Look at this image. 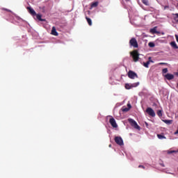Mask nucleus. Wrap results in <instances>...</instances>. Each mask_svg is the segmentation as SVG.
Instances as JSON below:
<instances>
[{
	"mask_svg": "<svg viewBox=\"0 0 178 178\" xmlns=\"http://www.w3.org/2000/svg\"><path fill=\"white\" fill-rule=\"evenodd\" d=\"M130 54L132 56L134 61H138L140 58V53H138V50H133L130 52Z\"/></svg>",
	"mask_w": 178,
	"mask_h": 178,
	"instance_id": "f257e3e1",
	"label": "nucleus"
},
{
	"mask_svg": "<svg viewBox=\"0 0 178 178\" xmlns=\"http://www.w3.org/2000/svg\"><path fill=\"white\" fill-rule=\"evenodd\" d=\"M128 121L129 122L131 126H133V127H134L135 129H138V130H140V126L138 124L136 120H134V119L132 118H129L128 119Z\"/></svg>",
	"mask_w": 178,
	"mask_h": 178,
	"instance_id": "f03ea898",
	"label": "nucleus"
},
{
	"mask_svg": "<svg viewBox=\"0 0 178 178\" xmlns=\"http://www.w3.org/2000/svg\"><path fill=\"white\" fill-rule=\"evenodd\" d=\"M130 46H133V47H138V40L136 38H131L129 40Z\"/></svg>",
	"mask_w": 178,
	"mask_h": 178,
	"instance_id": "7ed1b4c3",
	"label": "nucleus"
},
{
	"mask_svg": "<svg viewBox=\"0 0 178 178\" xmlns=\"http://www.w3.org/2000/svg\"><path fill=\"white\" fill-rule=\"evenodd\" d=\"M115 142L117 145H119L120 146H123L124 145V141L123 139H122L121 136H115Z\"/></svg>",
	"mask_w": 178,
	"mask_h": 178,
	"instance_id": "20e7f679",
	"label": "nucleus"
},
{
	"mask_svg": "<svg viewBox=\"0 0 178 178\" xmlns=\"http://www.w3.org/2000/svg\"><path fill=\"white\" fill-rule=\"evenodd\" d=\"M140 83H134L133 84L127 83L125 84V88L127 90H131V88H134V87H138L139 86Z\"/></svg>",
	"mask_w": 178,
	"mask_h": 178,
	"instance_id": "39448f33",
	"label": "nucleus"
},
{
	"mask_svg": "<svg viewBox=\"0 0 178 178\" xmlns=\"http://www.w3.org/2000/svg\"><path fill=\"white\" fill-rule=\"evenodd\" d=\"M128 77L129 79H134L135 77H136V79H138V74H136V73H135V72H133L132 70H129L128 72Z\"/></svg>",
	"mask_w": 178,
	"mask_h": 178,
	"instance_id": "423d86ee",
	"label": "nucleus"
},
{
	"mask_svg": "<svg viewBox=\"0 0 178 178\" xmlns=\"http://www.w3.org/2000/svg\"><path fill=\"white\" fill-rule=\"evenodd\" d=\"M146 112H147V113H148V115H149L150 116H152L153 118H154L156 116V113H155L154 109H152V108H151V107L147 108Z\"/></svg>",
	"mask_w": 178,
	"mask_h": 178,
	"instance_id": "0eeeda50",
	"label": "nucleus"
},
{
	"mask_svg": "<svg viewBox=\"0 0 178 178\" xmlns=\"http://www.w3.org/2000/svg\"><path fill=\"white\" fill-rule=\"evenodd\" d=\"M109 122L111 126H113V127H118V123H116V120L113 117L110 118Z\"/></svg>",
	"mask_w": 178,
	"mask_h": 178,
	"instance_id": "6e6552de",
	"label": "nucleus"
},
{
	"mask_svg": "<svg viewBox=\"0 0 178 178\" xmlns=\"http://www.w3.org/2000/svg\"><path fill=\"white\" fill-rule=\"evenodd\" d=\"M165 78L167 80H173L175 79L174 74H171L170 73H167V74L165 75Z\"/></svg>",
	"mask_w": 178,
	"mask_h": 178,
	"instance_id": "1a4fd4ad",
	"label": "nucleus"
},
{
	"mask_svg": "<svg viewBox=\"0 0 178 178\" xmlns=\"http://www.w3.org/2000/svg\"><path fill=\"white\" fill-rule=\"evenodd\" d=\"M153 63V60H152L151 57H149V60L147 61H146V63H143V66L145 67H149V65H150V63Z\"/></svg>",
	"mask_w": 178,
	"mask_h": 178,
	"instance_id": "9d476101",
	"label": "nucleus"
},
{
	"mask_svg": "<svg viewBox=\"0 0 178 178\" xmlns=\"http://www.w3.org/2000/svg\"><path fill=\"white\" fill-rule=\"evenodd\" d=\"M27 10H28V11H29V13L31 15H37L35 10H33V8H31V7H27Z\"/></svg>",
	"mask_w": 178,
	"mask_h": 178,
	"instance_id": "9b49d317",
	"label": "nucleus"
},
{
	"mask_svg": "<svg viewBox=\"0 0 178 178\" xmlns=\"http://www.w3.org/2000/svg\"><path fill=\"white\" fill-rule=\"evenodd\" d=\"M51 35H54L55 36H58V33L57 31H56V26H53V27H52Z\"/></svg>",
	"mask_w": 178,
	"mask_h": 178,
	"instance_id": "f8f14e48",
	"label": "nucleus"
},
{
	"mask_svg": "<svg viewBox=\"0 0 178 178\" xmlns=\"http://www.w3.org/2000/svg\"><path fill=\"white\" fill-rule=\"evenodd\" d=\"M163 122H164V123H166V124H171L172 123H173V120L170 119H164L163 120Z\"/></svg>",
	"mask_w": 178,
	"mask_h": 178,
	"instance_id": "ddd939ff",
	"label": "nucleus"
},
{
	"mask_svg": "<svg viewBox=\"0 0 178 178\" xmlns=\"http://www.w3.org/2000/svg\"><path fill=\"white\" fill-rule=\"evenodd\" d=\"M170 45L172 46V47H173V49H178V46L176 42H171Z\"/></svg>",
	"mask_w": 178,
	"mask_h": 178,
	"instance_id": "4468645a",
	"label": "nucleus"
},
{
	"mask_svg": "<svg viewBox=\"0 0 178 178\" xmlns=\"http://www.w3.org/2000/svg\"><path fill=\"white\" fill-rule=\"evenodd\" d=\"M86 19L88 23V24L91 26L92 25V21L90 18H88V17H86Z\"/></svg>",
	"mask_w": 178,
	"mask_h": 178,
	"instance_id": "2eb2a0df",
	"label": "nucleus"
},
{
	"mask_svg": "<svg viewBox=\"0 0 178 178\" xmlns=\"http://www.w3.org/2000/svg\"><path fill=\"white\" fill-rule=\"evenodd\" d=\"M36 18H37V19H38L39 21H45V19H42V15H40V14H36Z\"/></svg>",
	"mask_w": 178,
	"mask_h": 178,
	"instance_id": "dca6fc26",
	"label": "nucleus"
},
{
	"mask_svg": "<svg viewBox=\"0 0 178 178\" xmlns=\"http://www.w3.org/2000/svg\"><path fill=\"white\" fill-rule=\"evenodd\" d=\"M98 4H99L98 1H95V3H92V4H91V8H95V7H97V6H98Z\"/></svg>",
	"mask_w": 178,
	"mask_h": 178,
	"instance_id": "f3484780",
	"label": "nucleus"
},
{
	"mask_svg": "<svg viewBox=\"0 0 178 178\" xmlns=\"http://www.w3.org/2000/svg\"><path fill=\"white\" fill-rule=\"evenodd\" d=\"M157 115L161 118V116H163V110L162 109H159V111H157Z\"/></svg>",
	"mask_w": 178,
	"mask_h": 178,
	"instance_id": "a211bd4d",
	"label": "nucleus"
},
{
	"mask_svg": "<svg viewBox=\"0 0 178 178\" xmlns=\"http://www.w3.org/2000/svg\"><path fill=\"white\" fill-rule=\"evenodd\" d=\"M142 2L145 6H149V0H142Z\"/></svg>",
	"mask_w": 178,
	"mask_h": 178,
	"instance_id": "6ab92c4d",
	"label": "nucleus"
},
{
	"mask_svg": "<svg viewBox=\"0 0 178 178\" xmlns=\"http://www.w3.org/2000/svg\"><path fill=\"white\" fill-rule=\"evenodd\" d=\"M168 68H163L162 73L163 74H165L166 73L168 74Z\"/></svg>",
	"mask_w": 178,
	"mask_h": 178,
	"instance_id": "aec40b11",
	"label": "nucleus"
},
{
	"mask_svg": "<svg viewBox=\"0 0 178 178\" xmlns=\"http://www.w3.org/2000/svg\"><path fill=\"white\" fill-rule=\"evenodd\" d=\"M157 138H159V139H166L164 135H157Z\"/></svg>",
	"mask_w": 178,
	"mask_h": 178,
	"instance_id": "412c9836",
	"label": "nucleus"
},
{
	"mask_svg": "<svg viewBox=\"0 0 178 178\" xmlns=\"http://www.w3.org/2000/svg\"><path fill=\"white\" fill-rule=\"evenodd\" d=\"M148 44H149V47H154V46H155V43H154V42H149L148 43Z\"/></svg>",
	"mask_w": 178,
	"mask_h": 178,
	"instance_id": "4be33fe9",
	"label": "nucleus"
},
{
	"mask_svg": "<svg viewBox=\"0 0 178 178\" xmlns=\"http://www.w3.org/2000/svg\"><path fill=\"white\" fill-rule=\"evenodd\" d=\"M129 111V108L126 106H122V111L123 112H127Z\"/></svg>",
	"mask_w": 178,
	"mask_h": 178,
	"instance_id": "5701e85b",
	"label": "nucleus"
},
{
	"mask_svg": "<svg viewBox=\"0 0 178 178\" xmlns=\"http://www.w3.org/2000/svg\"><path fill=\"white\" fill-rule=\"evenodd\" d=\"M168 154H172V153H177V150H170L168 152Z\"/></svg>",
	"mask_w": 178,
	"mask_h": 178,
	"instance_id": "b1692460",
	"label": "nucleus"
},
{
	"mask_svg": "<svg viewBox=\"0 0 178 178\" xmlns=\"http://www.w3.org/2000/svg\"><path fill=\"white\" fill-rule=\"evenodd\" d=\"M174 19L176 22H178V14L175 15Z\"/></svg>",
	"mask_w": 178,
	"mask_h": 178,
	"instance_id": "393cba45",
	"label": "nucleus"
},
{
	"mask_svg": "<svg viewBox=\"0 0 178 178\" xmlns=\"http://www.w3.org/2000/svg\"><path fill=\"white\" fill-rule=\"evenodd\" d=\"M151 32L152 33H156L157 31L156 28H153L152 29H151Z\"/></svg>",
	"mask_w": 178,
	"mask_h": 178,
	"instance_id": "a878e982",
	"label": "nucleus"
},
{
	"mask_svg": "<svg viewBox=\"0 0 178 178\" xmlns=\"http://www.w3.org/2000/svg\"><path fill=\"white\" fill-rule=\"evenodd\" d=\"M127 106H128V111H129V109H131V104H128Z\"/></svg>",
	"mask_w": 178,
	"mask_h": 178,
	"instance_id": "bb28decb",
	"label": "nucleus"
},
{
	"mask_svg": "<svg viewBox=\"0 0 178 178\" xmlns=\"http://www.w3.org/2000/svg\"><path fill=\"white\" fill-rule=\"evenodd\" d=\"M2 10H4L5 11H8L9 13H10V10H8V8H2Z\"/></svg>",
	"mask_w": 178,
	"mask_h": 178,
	"instance_id": "cd10ccee",
	"label": "nucleus"
},
{
	"mask_svg": "<svg viewBox=\"0 0 178 178\" xmlns=\"http://www.w3.org/2000/svg\"><path fill=\"white\" fill-rule=\"evenodd\" d=\"M138 168H145V167L144 165H138Z\"/></svg>",
	"mask_w": 178,
	"mask_h": 178,
	"instance_id": "c85d7f7f",
	"label": "nucleus"
},
{
	"mask_svg": "<svg viewBox=\"0 0 178 178\" xmlns=\"http://www.w3.org/2000/svg\"><path fill=\"white\" fill-rule=\"evenodd\" d=\"M159 65H167V63H159Z\"/></svg>",
	"mask_w": 178,
	"mask_h": 178,
	"instance_id": "c756f323",
	"label": "nucleus"
},
{
	"mask_svg": "<svg viewBox=\"0 0 178 178\" xmlns=\"http://www.w3.org/2000/svg\"><path fill=\"white\" fill-rule=\"evenodd\" d=\"M176 40L178 42V35H175Z\"/></svg>",
	"mask_w": 178,
	"mask_h": 178,
	"instance_id": "7c9ffc66",
	"label": "nucleus"
},
{
	"mask_svg": "<svg viewBox=\"0 0 178 178\" xmlns=\"http://www.w3.org/2000/svg\"><path fill=\"white\" fill-rule=\"evenodd\" d=\"M175 76H177L178 77V70H177V72H176L175 73Z\"/></svg>",
	"mask_w": 178,
	"mask_h": 178,
	"instance_id": "2f4dec72",
	"label": "nucleus"
},
{
	"mask_svg": "<svg viewBox=\"0 0 178 178\" xmlns=\"http://www.w3.org/2000/svg\"><path fill=\"white\" fill-rule=\"evenodd\" d=\"M175 134H178V128L177 130L175 132Z\"/></svg>",
	"mask_w": 178,
	"mask_h": 178,
	"instance_id": "473e14b6",
	"label": "nucleus"
},
{
	"mask_svg": "<svg viewBox=\"0 0 178 178\" xmlns=\"http://www.w3.org/2000/svg\"><path fill=\"white\" fill-rule=\"evenodd\" d=\"M109 147H112V145H109Z\"/></svg>",
	"mask_w": 178,
	"mask_h": 178,
	"instance_id": "72a5a7b5",
	"label": "nucleus"
},
{
	"mask_svg": "<svg viewBox=\"0 0 178 178\" xmlns=\"http://www.w3.org/2000/svg\"><path fill=\"white\" fill-rule=\"evenodd\" d=\"M177 153H178V149H177Z\"/></svg>",
	"mask_w": 178,
	"mask_h": 178,
	"instance_id": "f704fd0d",
	"label": "nucleus"
},
{
	"mask_svg": "<svg viewBox=\"0 0 178 178\" xmlns=\"http://www.w3.org/2000/svg\"><path fill=\"white\" fill-rule=\"evenodd\" d=\"M177 87H178V83H177Z\"/></svg>",
	"mask_w": 178,
	"mask_h": 178,
	"instance_id": "c9c22d12",
	"label": "nucleus"
},
{
	"mask_svg": "<svg viewBox=\"0 0 178 178\" xmlns=\"http://www.w3.org/2000/svg\"><path fill=\"white\" fill-rule=\"evenodd\" d=\"M127 1H129V0H127Z\"/></svg>",
	"mask_w": 178,
	"mask_h": 178,
	"instance_id": "e433bc0d",
	"label": "nucleus"
},
{
	"mask_svg": "<svg viewBox=\"0 0 178 178\" xmlns=\"http://www.w3.org/2000/svg\"><path fill=\"white\" fill-rule=\"evenodd\" d=\"M177 6H178V4H177Z\"/></svg>",
	"mask_w": 178,
	"mask_h": 178,
	"instance_id": "4c0bfd02",
	"label": "nucleus"
}]
</instances>
